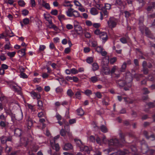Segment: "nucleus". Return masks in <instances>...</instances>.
Returning a JSON list of instances; mask_svg holds the SVG:
<instances>
[{
	"instance_id": "nucleus-38",
	"label": "nucleus",
	"mask_w": 155,
	"mask_h": 155,
	"mask_svg": "<svg viewBox=\"0 0 155 155\" xmlns=\"http://www.w3.org/2000/svg\"><path fill=\"white\" fill-rule=\"evenodd\" d=\"M64 5L65 7L69 6L71 7L72 6V5L70 4V2L68 1L66 2L64 4Z\"/></svg>"
},
{
	"instance_id": "nucleus-9",
	"label": "nucleus",
	"mask_w": 155,
	"mask_h": 155,
	"mask_svg": "<svg viewBox=\"0 0 155 155\" xmlns=\"http://www.w3.org/2000/svg\"><path fill=\"white\" fill-rule=\"evenodd\" d=\"M73 148V146L71 144L69 143L65 144L63 148L65 150L72 149Z\"/></svg>"
},
{
	"instance_id": "nucleus-29",
	"label": "nucleus",
	"mask_w": 155,
	"mask_h": 155,
	"mask_svg": "<svg viewBox=\"0 0 155 155\" xmlns=\"http://www.w3.org/2000/svg\"><path fill=\"white\" fill-rule=\"evenodd\" d=\"M90 80L92 82L94 83L97 81L98 79L96 77L93 76L90 78Z\"/></svg>"
},
{
	"instance_id": "nucleus-5",
	"label": "nucleus",
	"mask_w": 155,
	"mask_h": 155,
	"mask_svg": "<svg viewBox=\"0 0 155 155\" xmlns=\"http://www.w3.org/2000/svg\"><path fill=\"white\" fill-rule=\"evenodd\" d=\"M74 27L75 31L78 34H80L82 32V28L80 25H74Z\"/></svg>"
},
{
	"instance_id": "nucleus-18",
	"label": "nucleus",
	"mask_w": 155,
	"mask_h": 155,
	"mask_svg": "<svg viewBox=\"0 0 155 155\" xmlns=\"http://www.w3.org/2000/svg\"><path fill=\"white\" fill-rule=\"evenodd\" d=\"M108 12L106 10H104L103 12H100L101 14V18L100 19L101 20L103 19V14L104 16H106V17H107V14Z\"/></svg>"
},
{
	"instance_id": "nucleus-62",
	"label": "nucleus",
	"mask_w": 155,
	"mask_h": 155,
	"mask_svg": "<svg viewBox=\"0 0 155 155\" xmlns=\"http://www.w3.org/2000/svg\"><path fill=\"white\" fill-rule=\"evenodd\" d=\"M94 33L95 34H96L97 35H100V34L101 33V32L100 31V30L98 29H96L94 31Z\"/></svg>"
},
{
	"instance_id": "nucleus-53",
	"label": "nucleus",
	"mask_w": 155,
	"mask_h": 155,
	"mask_svg": "<svg viewBox=\"0 0 155 155\" xmlns=\"http://www.w3.org/2000/svg\"><path fill=\"white\" fill-rule=\"evenodd\" d=\"M120 40V41L123 43H126L127 42L126 38L124 37L121 38Z\"/></svg>"
},
{
	"instance_id": "nucleus-11",
	"label": "nucleus",
	"mask_w": 155,
	"mask_h": 155,
	"mask_svg": "<svg viewBox=\"0 0 155 155\" xmlns=\"http://www.w3.org/2000/svg\"><path fill=\"white\" fill-rule=\"evenodd\" d=\"M155 8V2H152L147 7L146 9L147 11H150L153 8Z\"/></svg>"
},
{
	"instance_id": "nucleus-2",
	"label": "nucleus",
	"mask_w": 155,
	"mask_h": 155,
	"mask_svg": "<svg viewBox=\"0 0 155 155\" xmlns=\"http://www.w3.org/2000/svg\"><path fill=\"white\" fill-rule=\"evenodd\" d=\"M67 15L69 17L73 16L74 18L79 17V13L76 11L74 10V9L71 8H69L66 12Z\"/></svg>"
},
{
	"instance_id": "nucleus-8",
	"label": "nucleus",
	"mask_w": 155,
	"mask_h": 155,
	"mask_svg": "<svg viewBox=\"0 0 155 155\" xmlns=\"http://www.w3.org/2000/svg\"><path fill=\"white\" fill-rule=\"evenodd\" d=\"M129 152L128 150H125L123 151L119 150L117 152V153L118 155H125L128 153Z\"/></svg>"
},
{
	"instance_id": "nucleus-27",
	"label": "nucleus",
	"mask_w": 155,
	"mask_h": 155,
	"mask_svg": "<svg viewBox=\"0 0 155 155\" xmlns=\"http://www.w3.org/2000/svg\"><path fill=\"white\" fill-rule=\"evenodd\" d=\"M127 66V64L126 62H124L122 65L120 71L121 72L124 71L126 69Z\"/></svg>"
},
{
	"instance_id": "nucleus-17",
	"label": "nucleus",
	"mask_w": 155,
	"mask_h": 155,
	"mask_svg": "<svg viewBox=\"0 0 155 155\" xmlns=\"http://www.w3.org/2000/svg\"><path fill=\"white\" fill-rule=\"evenodd\" d=\"M22 143L24 144V146L26 147L28 144V139L27 138H24L21 139Z\"/></svg>"
},
{
	"instance_id": "nucleus-19",
	"label": "nucleus",
	"mask_w": 155,
	"mask_h": 155,
	"mask_svg": "<svg viewBox=\"0 0 155 155\" xmlns=\"http://www.w3.org/2000/svg\"><path fill=\"white\" fill-rule=\"evenodd\" d=\"M8 123L6 121H1L0 122V126L2 127H5L8 126Z\"/></svg>"
},
{
	"instance_id": "nucleus-45",
	"label": "nucleus",
	"mask_w": 155,
	"mask_h": 155,
	"mask_svg": "<svg viewBox=\"0 0 155 155\" xmlns=\"http://www.w3.org/2000/svg\"><path fill=\"white\" fill-rule=\"evenodd\" d=\"M6 117L3 114H2L0 115V119L1 120V121H6Z\"/></svg>"
},
{
	"instance_id": "nucleus-33",
	"label": "nucleus",
	"mask_w": 155,
	"mask_h": 155,
	"mask_svg": "<svg viewBox=\"0 0 155 155\" xmlns=\"http://www.w3.org/2000/svg\"><path fill=\"white\" fill-rule=\"evenodd\" d=\"M38 106L39 107V108L43 110V104L42 102L41 101H38Z\"/></svg>"
},
{
	"instance_id": "nucleus-43",
	"label": "nucleus",
	"mask_w": 155,
	"mask_h": 155,
	"mask_svg": "<svg viewBox=\"0 0 155 155\" xmlns=\"http://www.w3.org/2000/svg\"><path fill=\"white\" fill-rule=\"evenodd\" d=\"M111 5L110 4L106 3L105 4L104 8L106 9H109L110 8Z\"/></svg>"
},
{
	"instance_id": "nucleus-49",
	"label": "nucleus",
	"mask_w": 155,
	"mask_h": 155,
	"mask_svg": "<svg viewBox=\"0 0 155 155\" xmlns=\"http://www.w3.org/2000/svg\"><path fill=\"white\" fill-rule=\"evenodd\" d=\"M143 74H147L148 73L149 70L148 69L146 68H143Z\"/></svg>"
},
{
	"instance_id": "nucleus-6",
	"label": "nucleus",
	"mask_w": 155,
	"mask_h": 155,
	"mask_svg": "<svg viewBox=\"0 0 155 155\" xmlns=\"http://www.w3.org/2000/svg\"><path fill=\"white\" fill-rule=\"evenodd\" d=\"M100 37L104 41H107L108 38L107 34L104 32H101Z\"/></svg>"
},
{
	"instance_id": "nucleus-64",
	"label": "nucleus",
	"mask_w": 155,
	"mask_h": 155,
	"mask_svg": "<svg viewBox=\"0 0 155 155\" xmlns=\"http://www.w3.org/2000/svg\"><path fill=\"white\" fill-rule=\"evenodd\" d=\"M86 24L88 26H90L92 25V23L90 21H86Z\"/></svg>"
},
{
	"instance_id": "nucleus-25",
	"label": "nucleus",
	"mask_w": 155,
	"mask_h": 155,
	"mask_svg": "<svg viewBox=\"0 0 155 155\" xmlns=\"http://www.w3.org/2000/svg\"><path fill=\"white\" fill-rule=\"evenodd\" d=\"M74 140L77 146L80 148V147L82 145V142L81 140L75 139H74Z\"/></svg>"
},
{
	"instance_id": "nucleus-3",
	"label": "nucleus",
	"mask_w": 155,
	"mask_h": 155,
	"mask_svg": "<svg viewBox=\"0 0 155 155\" xmlns=\"http://www.w3.org/2000/svg\"><path fill=\"white\" fill-rule=\"evenodd\" d=\"M108 26L112 29L115 27L117 25V22L115 19L113 17H110L107 21Z\"/></svg>"
},
{
	"instance_id": "nucleus-23",
	"label": "nucleus",
	"mask_w": 155,
	"mask_h": 155,
	"mask_svg": "<svg viewBox=\"0 0 155 155\" xmlns=\"http://www.w3.org/2000/svg\"><path fill=\"white\" fill-rule=\"evenodd\" d=\"M91 14L93 15H95L97 14L98 12L96 9L94 8H92L91 10Z\"/></svg>"
},
{
	"instance_id": "nucleus-14",
	"label": "nucleus",
	"mask_w": 155,
	"mask_h": 155,
	"mask_svg": "<svg viewBox=\"0 0 155 155\" xmlns=\"http://www.w3.org/2000/svg\"><path fill=\"white\" fill-rule=\"evenodd\" d=\"M51 146L53 149L55 150L57 152L59 151L60 149V147L59 145L58 144H55V143L54 144H51Z\"/></svg>"
},
{
	"instance_id": "nucleus-55",
	"label": "nucleus",
	"mask_w": 155,
	"mask_h": 155,
	"mask_svg": "<svg viewBox=\"0 0 155 155\" xmlns=\"http://www.w3.org/2000/svg\"><path fill=\"white\" fill-rule=\"evenodd\" d=\"M124 14H125V16L126 18L129 17L131 15V14L129 13V12H128V11H125L124 12Z\"/></svg>"
},
{
	"instance_id": "nucleus-59",
	"label": "nucleus",
	"mask_w": 155,
	"mask_h": 155,
	"mask_svg": "<svg viewBox=\"0 0 155 155\" xmlns=\"http://www.w3.org/2000/svg\"><path fill=\"white\" fill-rule=\"evenodd\" d=\"M114 150V149L112 148H110L109 149H107L106 150H104L107 152V153H109L110 152L112 151H113Z\"/></svg>"
},
{
	"instance_id": "nucleus-44",
	"label": "nucleus",
	"mask_w": 155,
	"mask_h": 155,
	"mask_svg": "<svg viewBox=\"0 0 155 155\" xmlns=\"http://www.w3.org/2000/svg\"><path fill=\"white\" fill-rule=\"evenodd\" d=\"M96 51L98 52L101 53L103 50L101 46H98L96 49Z\"/></svg>"
},
{
	"instance_id": "nucleus-28",
	"label": "nucleus",
	"mask_w": 155,
	"mask_h": 155,
	"mask_svg": "<svg viewBox=\"0 0 155 155\" xmlns=\"http://www.w3.org/2000/svg\"><path fill=\"white\" fill-rule=\"evenodd\" d=\"M116 3L121 6H122L124 5L123 2L121 0H116Z\"/></svg>"
},
{
	"instance_id": "nucleus-56",
	"label": "nucleus",
	"mask_w": 155,
	"mask_h": 155,
	"mask_svg": "<svg viewBox=\"0 0 155 155\" xmlns=\"http://www.w3.org/2000/svg\"><path fill=\"white\" fill-rule=\"evenodd\" d=\"M117 59L116 58H113L110 59V62L111 64H114L116 61Z\"/></svg>"
},
{
	"instance_id": "nucleus-35",
	"label": "nucleus",
	"mask_w": 155,
	"mask_h": 155,
	"mask_svg": "<svg viewBox=\"0 0 155 155\" xmlns=\"http://www.w3.org/2000/svg\"><path fill=\"white\" fill-rule=\"evenodd\" d=\"M67 94L69 96L71 97L74 95V93L71 89H69L68 91Z\"/></svg>"
},
{
	"instance_id": "nucleus-54",
	"label": "nucleus",
	"mask_w": 155,
	"mask_h": 155,
	"mask_svg": "<svg viewBox=\"0 0 155 155\" xmlns=\"http://www.w3.org/2000/svg\"><path fill=\"white\" fill-rule=\"evenodd\" d=\"M71 73L73 74H76L78 72V70H76L75 68H73L71 69Z\"/></svg>"
},
{
	"instance_id": "nucleus-30",
	"label": "nucleus",
	"mask_w": 155,
	"mask_h": 155,
	"mask_svg": "<svg viewBox=\"0 0 155 155\" xmlns=\"http://www.w3.org/2000/svg\"><path fill=\"white\" fill-rule=\"evenodd\" d=\"M11 87L18 93H19L21 90V88L20 87H17L16 86L13 85Z\"/></svg>"
},
{
	"instance_id": "nucleus-58",
	"label": "nucleus",
	"mask_w": 155,
	"mask_h": 155,
	"mask_svg": "<svg viewBox=\"0 0 155 155\" xmlns=\"http://www.w3.org/2000/svg\"><path fill=\"white\" fill-rule=\"evenodd\" d=\"M20 76L21 77L24 78H27V75L24 72H21Z\"/></svg>"
},
{
	"instance_id": "nucleus-51",
	"label": "nucleus",
	"mask_w": 155,
	"mask_h": 155,
	"mask_svg": "<svg viewBox=\"0 0 155 155\" xmlns=\"http://www.w3.org/2000/svg\"><path fill=\"white\" fill-rule=\"evenodd\" d=\"M29 12L26 9H25L22 11V14L24 15H26Z\"/></svg>"
},
{
	"instance_id": "nucleus-16",
	"label": "nucleus",
	"mask_w": 155,
	"mask_h": 155,
	"mask_svg": "<svg viewBox=\"0 0 155 155\" xmlns=\"http://www.w3.org/2000/svg\"><path fill=\"white\" fill-rule=\"evenodd\" d=\"M40 4L46 9H50V7L49 4L45 2L43 0H42V3L40 2Z\"/></svg>"
},
{
	"instance_id": "nucleus-22",
	"label": "nucleus",
	"mask_w": 155,
	"mask_h": 155,
	"mask_svg": "<svg viewBox=\"0 0 155 155\" xmlns=\"http://www.w3.org/2000/svg\"><path fill=\"white\" fill-rule=\"evenodd\" d=\"M103 71L105 74H109L110 72V70L108 67L104 68L103 69Z\"/></svg>"
},
{
	"instance_id": "nucleus-32",
	"label": "nucleus",
	"mask_w": 155,
	"mask_h": 155,
	"mask_svg": "<svg viewBox=\"0 0 155 155\" xmlns=\"http://www.w3.org/2000/svg\"><path fill=\"white\" fill-rule=\"evenodd\" d=\"M142 93L143 94H148L149 93V91L147 88L144 87L142 90Z\"/></svg>"
},
{
	"instance_id": "nucleus-39",
	"label": "nucleus",
	"mask_w": 155,
	"mask_h": 155,
	"mask_svg": "<svg viewBox=\"0 0 155 155\" xmlns=\"http://www.w3.org/2000/svg\"><path fill=\"white\" fill-rule=\"evenodd\" d=\"M58 18L60 21H61L62 19H65V16L64 15H61L58 16Z\"/></svg>"
},
{
	"instance_id": "nucleus-37",
	"label": "nucleus",
	"mask_w": 155,
	"mask_h": 155,
	"mask_svg": "<svg viewBox=\"0 0 155 155\" xmlns=\"http://www.w3.org/2000/svg\"><path fill=\"white\" fill-rule=\"evenodd\" d=\"M0 59L2 61L5 60L6 59V57L5 56V54L3 53H2L0 55Z\"/></svg>"
},
{
	"instance_id": "nucleus-12",
	"label": "nucleus",
	"mask_w": 155,
	"mask_h": 155,
	"mask_svg": "<svg viewBox=\"0 0 155 155\" xmlns=\"http://www.w3.org/2000/svg\"><path fill=\"white\" fill-rule=\"evenodd\" d=\"M80 148L81 151H84L88 153H90V151L88 147L82 145Z\"/></svg>"
},
{
	"instance_id": "nucleus-60",
	"label": "nucleus",
	"mask_w": 155,
	"mask_h": 155,
	"mask_svg": "<svg viewBox=\"0 0 155 155\" xmlns=\"http://www.w3.org/2000/svg\"><path fill=\"white\" fill-rule=\"evenodd\" d=\"M1 68L3 70L5 69H6L8 68V66L6 64H3L2 65V67Z\"/></svg>"
},
{
	"instance_id": "nucleus-50",
	"label": "nucleus",
	"mask_w": 155,
	"mask_h": 155,
	"mask_svg": "<svg viewBox=\"0 0 155 155\" xmlns=\"http://www.w3.org/2000/svg\"><path fill=\"white\" fill-rule=\"evenodd\" d=\"M58 122L60 125H62L63 124V123H64L65 124V125H66V126H69V124H68V123H67L66 124L65 121L64 120H63V122L59 121Z\"/></svg>"
},
{
	"instance_id": "nucleus-48",
	"label": "nucleus",
	"mask_w": 155,
	"mask_h": 155,
	"mask_svg": "<svg viewBox=\"0 0 155 155\" xmlns=\"http://www.w3.org/2000/svg\"><path fill=\"white\" fill-rule=\"evenodd\" d=\"M58 11L57 10L55 9L52 11L51 13L52 15H56L58 14Z\"/></svg>"
},
{
	"instance_id": "nucleus-13",
	"label": "nucleus",
	"mask_w": 155,
	"mask_h": 155,
	"mask_svg": "<svg viewBox=\"0 0 155 155\" xmlns=\"http://www.w3.org/2000/svg\"><path fill=\"white\" fill-rule=\"evenodd\" d=\"M14 133L16 136L20 137L22 133V131L19 128H16L15 130Z\"/></svg>"
},
{
	"instance_id": "nucleus-15",
	"label": "nucleus",
	"mask_w": 155,
	"mask_h": 155,
	"mask_svg": "<svg viewBox=\"0 0 155 155\" xmlns=\"http://www.w3.org/2000/svg\"><path fill=\"white\" fill-rule=\"evenodd\" d=\"M119 135L120 137V140L123 143H126L124 135L122 132L119 133Z\"/></svg>"
},
{
	"instance_id": "nucleus-21",
	"label": "nucleus",
	"mask_w": 155,
	"mask_h": 155,
	"mask_svg": "<svg viewBox=\"0 0 155 155\" xmlns=\"http://www.w3.org/2000/svg\"><path fill=\"white\" fill-rule=\"evenodd\" d=\"M92 70L93 71H95L98 70L99 68V66L96 63H94L92 64Z\"/></svg>"
},
{
	"instance_id": "nucleus-40",
	"label": "nucleus",
	"mask_w": 155,
	"mask_h": 155,
	"mask_svg": "<svg viewBox=\"0 0 155 155\" xmlns=\"http://www.w3.org/2000/svg\"><path fill=\"white\" fill-rule=\"evenodd\" d=\"M96 140L97 143L99 144L100 145L101 144V143H102L101 140L100 138L98 136H97Z\"/></svg>"
},
{
	"instance_id": "nucleus-4",
	"label": "nucleus",
	"mask_w": 155,
	"mask_h": 155,
	"mask_svg": "<svg viewBox=\"0 0 155 155\" xmlns=\"http://www.w3.org/2000/svg\"><path fill=\"white\" fill-rule=\"evenodd\" d=\"M119 143L118 140L116 138L111 139L108 141V143L109 145L117 146Z\"/></svg>"
},
{
	"instance_id": "nucleus-26",
	"label": "nucleus",
	"mask_w": 155,
	"mask_h": 155,
	"mask_svg": "<svg viewBox=\"0 0 155 155\" xmlns=\"http://www.w3.org/2000/svg\"><path fill=\"white\" fill-rule=\"evenodd\" d=\"M101 130L104 133H106L107 132V129L106 126L103 125L100 127Z\"/></svg>"
},
{
	"instance_id": "nucleus-36",
	"label": "nucleus",
	"mask_w": 155,
	"mask_h": 155,
	"mask_svg": "<svg viewBox=\"0 0 155 155\" xmlns=\"http://www.w3.org/2000/svg\"><path fill=\"white\" fill-rule=\"evenodd\" d=\"M143 134L147 139H149L150 138V136L148 135V132L146 130L143 131Z\"/></svg>"
},
{
	"instance_id": "nucleus-57",
	"label": "nucleus",
	"mask_w": 155,
	"mask_h": 155,
	"mask_svg": "<svg viewBox=\"0 0 155 155\" xmlns=\"http://www.w3.org/2000/svg\"><path fill=\"white\" fill-rule=\"evenodd\" d=\"M101 140V142L104 143H107V140L105 136H103Z\"/></svg>"
},
{
	"instance_id": "nucleus-31",
	"label": "nucleus",
	"mask_w": 155,
	"mask_h": 155,
	"mask_svg": "<svg viewBox=\"0 0 155 155\" xmlns=\"http://www.w3.org/2000/svg\"><path fill=\"white\" fill-rule=\"evenodd\" d=\"M1 142L3 144H5L6 143V137L3 136H2L1 138Z\"/></svg>"
},
{
	"instance_id": "nucleus-7",
	"label": "nucleus",
	"mask_w": 155,
	"mask_h": 155,
	"mask_svg": "<svg viewBox=\"0 0 155 155\" xmlns=\"http://www.w3.org/2000/svg\"><path fill=\"white\" fill-rule=\"evenodd\" d=\"M64 129H62L60 131V134L62 136H65L66 135V133L68 134V135L70 134L69 132L68 131V129H67V131H65V130L66 129L65 126H64Z\"/></svg>"
},
{
	"instance_id": "nucleus-42",
	"label": "nucleus",
	"mask_w": 155,
	"mask_h": 155,
	"mask_svg": "<svg viewBox=\"0 0 155 155\" xmlns=\"http://www.w3.org/2000/svg\"><path fill=\"white\" fill-rule=\"evenodd\" d=\"M84 94L87 95H89L92 94V92L91 91L89 90H87L84 92Z\"/></svg>"
},
{
	"instance_id": "nucleus-47",
	"label": "nucleus",
	"mask_w": 155,
	"mask_h": 155,
	"mask_svg": "<svg viewBox=\"0 0 155 155\" xmlns=\"http://www.w3.org/2000/svg\"><path fill=\"white\" fill-rule=\"evenodd\" d=\"M18 3L19 5L22 6L25 5V3L23 0H20L18 2Z\"/></svg>"
},
{
	"instance_id": "nucleus-61",
	"label": "nucleus",
	"mask_w": 155,
	"mask_h": 155,
	"mask_svg": "<svg viewBox=\"0 0 155 155\" xmlns=\"http://www.w3.org/2000/svg\"><path fill=\"white\" fill-rule=\"evenodd\" d=\"M96 96L99 98H100L102 97L101 94L100 92H97L96 93Z\"/></svg>"
},
{
	"instance_id": "nucleus-63",
	"label": "nucleus",
	"mask_w": 155,
	"mask_h": 155,
	"mask_svg": "<svg viewBox=\"0 0 155 155\" xmlns=\"http://www.w3.org/2000/svg\"><path fill=\"white\" fill-rule=\"evenodd\" d=\"M91 45L92 47H95L97 45V43L95 41H93L91 42Z\"/></svg>"
},
{
	"instance_id": "nucleus-1",
	"label": "nucleus",
	"mask_w": 155,
	"mask_h": 155,
	"mask_svg": "<svg viewBox=\"0 0 155 155\" xmlns=\"http://www.w3.org/2000/svg\"><path fill=\"white\" fill-rule=\"evenodd\" d=\"M119 76V75H118L116 76L117 78L116 80V82L120 87H122L126 86L128 87H131V82L132 81L133 78L130 73H127L124 78H118Z\"/></svg>"
},
{
	"instance_id": "nucleus-10",
	"label": "nucleus",
	"mask_w": 155,
	"mask_h": 155,
	"mask_svg": "<svg viewBox=\"0 0 155 155\" xmlns=\"http://www.w3.org/2000/svg\"><path fill=\"white\" fill-rule=\"evenodd\" d=\"M27 125L28 129H30L33 125L32 121L31 118L29 117L28 119L27 120Z\"/></svg>"
},
{
	"instance_id": "nucleus-41",
	"label": "nucleus",
	"mask_w": 155,
	"mask_h": 155,
	"mask_svg": "<svg viewBox=\"0 0 155 155\" xmlns=\"http://www.w3.org/2000/svg\"><path fill=\"white\" fill-rule=\"evenodd\" d=\"M87 62L88 63H91L93 62V59L92 57H89L86 60Z\"/></svg>"
},
{
	"instance_id": "nucleus-52",
	"label": "nucleus",
	"mask_w": 155,
	"mask_h": 155,
	"mask_svg": "<svg viewBox=\"0 0 155 155\" xmlns=\"http://www.w3.org/2000/svg\"><path fill=\"white\" fill-rule=\"evenodd\" d=\"M50 28H53L54 30H56L58 29L57 27L54 24H52L49 25Z\"/></svg>"
},
{
	"instance_id": "nucleus-20",
	"label": "nucleus",
	"mask_w": 155,
	"mask_h": 155,
	"mask_svg": "<svg viewBox=\"0 0 155 155\" xmlns=\"http://www.w3.org/2000/svg\"><path fill=\"white\" fill-rule=\"evenodd\" d=\"M25 48L22 49L18 51V54L21 55V57H23L25 54Z\"/></svg>"
},
{
	"instance_id": "nucleus-46",
	"label": "nucleus",
	"mask_w": 155,
	"mask_h": 155,
	"mask_svg": "<svg viewBox=\"0 0 155 155\" xmlns=\"http://www.w3.org/2000/svg\"><path fill=\"white\" fill-rule=\"evenodd\" d=\"M29 22V20L28 18H25L23 19V22L25 25L28 24Z\"/></svg>"
},
{
	"instance_id": "nucleus-24",
	"label": "nucleus",
	"mask_w": 155,
	"mask_h": 155,
	"mask_svg": "<svg viewBox=\"0 0 155 155\" xmlns=\"http://www.w3.org/2000/svg\"><path fill=\"white\" fill-rule=\"evenodd\" d=\"M77 112L79 115L82 116L83 115L84 112L82 109L80 108L77 110Z\"/></svg>"
},
{
	"instance_id": "nucleus-34",
	"label": "nucleus",
	"mask_w": 155,
	"mask_h": 155,
	"mask_svg": "<svg viewBox=\"0 0 155 155\" xmlns=\"http://www.w3.org/2000/svg\"><path fill=\"white\" fill-rule=\"evenodd\" d=\"M16 53L15 51L12 52H8L7 53L8 55L11 58L14 57Z\"/></svg>"
}]
</instances>
